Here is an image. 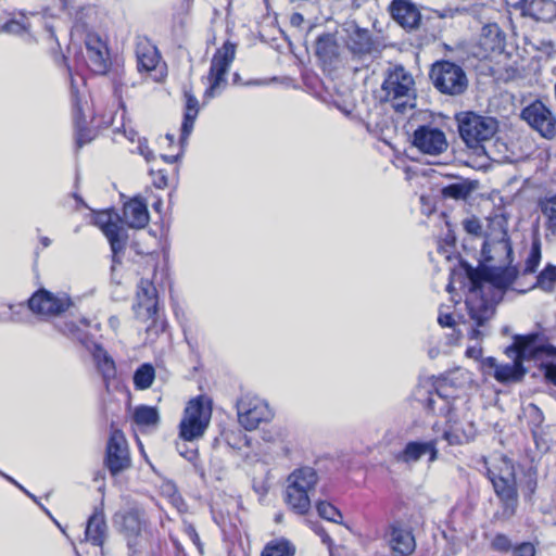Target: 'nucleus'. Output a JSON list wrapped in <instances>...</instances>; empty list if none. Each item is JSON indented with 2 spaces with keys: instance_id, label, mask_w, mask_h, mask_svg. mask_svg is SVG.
<instances>
[{
  "instance_id": "1",
  "label": "nucleus",
  "mask_w": 556,
  "mask_h": 556,
  "mask_svg": "<svg viewBox=\"0 0 556 556\" xmlns=\"http://www.w3.org/2000/svg\"><path fill=\"white\" fill-rule=\"evenodd\" d=\"M479 273H468L470 282L466 298V307L470 320L476 325L469 331V338L479 340L486 334L488 323L495 315L496 305L511 286L513 271L497 278L495 282L482 279Z\"/></svg>"
},
{
  "instance_id": "2",
  "label": "nucleus",
  "mask_w": 556,
  "mask_h": 556,
  "mask_svg": "<svg viewBox=\"0 0 556 556\" xmlns=\"http://www.w3.org/2000/svg\"><path fill=\"white\" fill-rule=\"evenodd\" d=\"M481 267L470 269L468 273H479L482 279L495 282L497 278L506 275V271H513L511 285L518 276L516 266H511L513 248L509 238L504 232L501 239H488L481 250Z\"/></svg>"
},
{
  "instance_id": "3",
  "label": "nucleus",
  "mask_w": 556,
  "mask_h": 556,
  "mask_svg": "<svg viewBox=\"0 0 556 556\" xmlns=\"http://www.w3.org/2000/svg\"><path fill=\"white\" fill-rule=\"evenodd\" d=\"M114 525L124 535L129 553L134 556L143 552L148 544V520L146 513L138 506L117 511Z\"/></svg>"
},
{
  "instance_id": "4",
  "label": "nucleus",
  "mask_w": 556,
  "mask_h": 556,
  "mask_svg": "<svg viewBox=\"0 0 556 556\" xmlns=\"http://www.w3.org/2000/svg\"><path fill=\"white\" fill-rule=\"evenodd\" d=\"M488 477L502 503V516L505 519L511 518L516 514L519 503L513 463L507 458H502L498 467L488 469Z\"/></svg>"
},
{
  "instance_id": "5",
  "label": "nucleus",
  "mask_w": 556,
  "mask_h": 556,
  "mask_svg": "<svg viewBox=\"0 0 556 556\" xmlns=\"http://www.w3.org/2000/svg\"><path fill=\"white\" fill-rule=\"evenodd\" d=\"M383 99L390 102L397 112L414 108L415 81L410 73L403 66L389 70L382 83Z\"/></svg>"
},
{
  "instance_id": "6",
  "label": "nucleus",
  "mask_w": 556,
  "mask_h": 556,
  "mask_svg": "<svg viewBox=\"0 0 556 556\" xmlns=\"http://www.w3.org/2000/svg\"><path fill=\"white\" fill-rule=\"evenodd\" d=\"M318 482L317 471L309 466L294 469L287 478L286 503L296 514L304 515L311 507L309 493Z\"/></svg>"
},
{
  "instance_id": "7",
  "label": "nucleus",
  "mask_w": 556,
  "mask_h": 556,
  "mask_svg": "<svg viewBox=\"0 0 556 556\" xmlns=\"http://www.w3.org/2000/svg\"><path fill=\"white\" fill-rule=\"evenodd\" d=\"M460 138L470 149L482 147L496 134L498 124L494 117L482 116L473 112H464L457 115Z\"/></svg>"
},
{
  "instance_id": "8",
  "label": "nucleus",
  "mask_w": 556,
  "mask_h": 556,
  "mask_svg": "<svg viewBox=\"0 0 556 556\" xmlns=\"http://www.w3.org/2000/svg\"><path fill=\"white\" fill-rule=\"evenodd\" d=\"M212 417L210 400L198 396L190 400L185 408L184 418L179 424V438L182 441H194L201 438L208 427Z\"/></svg>"
},
{
  "instance_id": "9",
  "label": "nucleus",
  "mask_w": 556,
  "mask_h": 556,
  "mask_svg": "<svg viewBox=\"0 0 556 556\" xmlns=\"http://www.w3.org/2000/svg\"><path fill=\"white\" fill-rule=\"evenodd\" d=\"M429 77L439 92L452 97L464 94L469 85L464 68L450 61L435 62Z\"/></svg>"
},
{
  "instance_id": "10",
  "label": "nucleus",
  "mask_w": 556,
  "mask_h": 556,
  "mask_svg": "<svg viewBox=\"0 0 556 556\" xmlns=\"http://www.w3.org/2000/svg\"><path fill=\"white\" fill-rule=\"evenodd\" d=\"M236 407L239 424L249 431L256 429L262 422L270 421L274 416L269 405L252 394L241 395Z\"/></svg>"
},
{
  "instance_id": "11",
  "label": "nucleus",
  "mask_w": 556,
  "mask_h": 556,
  "mask_svg": "<svg viewBox=\"0 0 556 556\" xmlns=\"http://www.w3.org/2000/svg\"><path fill=\"white\" fill-rule=\"evenodd\" d=\"M236 56V45L226 41L216 50L211 61L208 80L210 86L204 92L205 99H212L220 92V88L226 85V75Z\"/></svg>"
},
{
  "instance_id": "12",
  "label": "nucleus",
  "mask_w": 556,
  "mask_h": 556,
  "mask_svg": "<svg viewBox=\"0 0 556 556\" xmlns=\"http://www.w3.org/2000/svg\"><path fill=\"white\" fill-rule=\"evenodd\" d=\"M73 302L68 294L64 292L53 293L46 289L35 292L29 299V309L42 316L43 318H52L66 312Z\"/></svg>"
},
{
  "instance_id": "13",
  "label": "nucleus",
  "mask_w": 556,
  "mask_h": 556,
  "mask_svg": "<svg viewBox=\"0 0 556 556\" xmlns=\"http://www.w3.org/2000/svg\"><path fill=\"white\" fill-rule=\"evenodd\" d=\"M521 118L544 139L556 138V115L540 100L522 109Z\"/></svg>"
},
{
  "instance_id": "14",
  "label": "nucleus",
  "mask_w": 556,
  "mask_h": 556,
  "mask_svg": "<svg viewBox=\"0 0 556 556\" xmlns=\"http://www.w3.org/2000/svg\"><path fill=\"white\" fill-rule=\"evenodd\" d=\"M105 466L112 476H117L131 465L127 441L119 430H113L106 444Z\"/></svg>"
},
{
  "instance_id": "15",
  "label": "nucleus",
  "mask_w": 556,
  "mask_h": 556,
  "mask_svg": "<svg viewBox=\"0 0 556 556\" xmlns=\"http://www.w3.org/2000/svg\"><path fill=\"white\" fill-rule=\"evenodd\" d=\"M157 291L153 281L149 278H141L136 293L134 311L136 317L141 321H152L157 315Z\"/></svg>"
},
{
  "instance_id": "16",
  "label": "nucleus",
  "mask_w": 556,
  "mask_h": 556,
  "mask_svg": "<svg viewBox=\"0 0 556 556\" xmlns=\"http://www.w3.org/2000/svg\"><path fill=\"white\" fill-rule=\"evenodd\" d=\"M384 540L393 556H409L416 548L410 528L397 520L388 526Z\"/></svg>"
},
{
  "instance_id": "17",
  "label": "nucleus",
  "mask_w": 556,
  "mask_h": 556,
  "mask_svg": "<svg viewBox=\"0 0 556 556\" xmlns=\"http://www.w3.org/2000/svg\"><path fill=\"white\" fill-rule=\"evenodd\" d=\"M424 456H428V463H433L439 458L438 440L430 439L427 441H409L403 450L395 456L399 463L405 465H414Z\"/></svg>"
},
{
  "instance_id": "18",
  "label": "nucleus",
  "mask_w": 556,
  "mask_h": 556,
  "mask_svg": "<svg viewBox=\"0 0 556 556\" xmlns=\"http://www.w3.org/2000/svg\"><path fill=\"white\" fill-rule=\"evenodd\" d=\"M414 146L425 154L438 155L447 149L445 134L435 127L420 126L414 131Z\"/></svg>"
},
{
  "instance_id": "19",
  "label": "nucleus",
  "mask_w": 556,
  "mask_h": 556,
  "mask_svg": "<svg viewBox=\"0 0 556 556\" xmlns=\"http://www.w3.org/2000/svg\"><path fill=\"white\" fill-rule=\"evenodd\" d=\"M506 354L514 357V362L510 364L500 365V367L494 371V378L502 383L520 381L526 374L522 361L529 354L528 346H509L506 350Z\"/></svg>"
},
{
  "instance_id": "20",
  "label": "nucleus",
  "mask_w": 556,
  "mask_h": 556,
  "mask_svg": "<svg viewBox=\"0 0 556 556\" xmlns=\"http://www.w3.org/2000/svg\"><path fill=\"white\" fill-rule=\"evenodd\" d=\"M86 62L88 67L99 75H103L110 67L109 49L106 43L96 34H88L85 40Z\"/></svg>"
},
{
  "instance_id": "21",
  "label": "nucleus",
  "mask_w": 556,
  "mask_h": 556,
  "mask_svg": "<svg viewBox=\"0 0 556 556\" xmlns=\"http://www.w3.org/2000/svg\"><path fill=\"white\" fill-rule=\"evenodd\" d=\"M348 33L346 46L355 55L370 54L375 49V42L368 29L359 28L356 24H346Z\"/></svg>"
},
{
  "instance_id": "22",
  "label": "nucleus",
  "mask_w": 556,
  "mask_h": 556,
  "mask_svg": "<svg viewBox=\"0 0 556 556\" xmlns=\"http://www.w3.org/2000/svg\"><path fill=\"white\" fill-rule=\"evenodd\" d=\"M97 223L101 226V229L108 238L111 250L116 256L119 252L125 249L126 233L122 226L117 223L112 222V215L109 212H102L97 217Z\"/></svg>"
},
{
  "instance_id": "23",
  "label": "nucleus",
  "mask_w": 556,
  "mask_h": 556,
  "mask_svg": "<svg viewBox=\"0 0 556 556\" xmlns=\"http://www.w3.org/2000/svg\"><path fill=\"white\" fill-rule=\"evenodd\" d=\"M390 12L392 17L404 28L414 29L419 26L420 12L408 0H393L390 5Z\"/></svg>"
},
{
  "instance_id": "24",
  "label": "nucleus",
  "mask_w": 556,
  "mask_h": 556,
  "mask_svg": "<svg viewBox=\"0 0 556 556\" xmlns=\"http://www.w3.org/2000/svg\"><path fill=\"white\" fill-rule=\"evenodd\" d=\"M518 8L523 15L535 21L552 22L556 18V2L554 0H520Z\"/></svg>"
},
{
  "instance_id": "25",
  "label": "nucleus",
  "mask_w": 556,
  "mask_h": 556,
  "mask_svg": "<svg viewBox=\"0 0 556 556\" xmlns=\"http://www.w3.org/2000/svg\"><path fill=\"white\" fill-rule=\"evenodd\" d=\"M108 535L103 504L94 507L85 530V539L94 546H102Z\"/></svg>"
},
{
  "instance_id": "26",
  "label": "nucleus",
  "mask_w": 556,
  "mask_h": 556,
  "mask_svg": "<svg viewBox=\"0 0 556 556\" xmlns=\"http://www.w3.org/2000/svg\"><path fill=\"white\" fill-rule=\"evenodd\" d=\"M137 68L139 72L155 70L161 55L154 45L147 38H139L136 43Z\"/></svg>"
},
{
  "instance_id": "27",
  "label": "nucleus",
  "mask_w": 556,
  "mask_h": 556,
  "mask_svg": "<svg viewBox=\"0 0 556 556\" xmlns=\"http://www.w3.org/2000/svg\"><path fill=\"white\" fill-rule=\"evenodd\" d=\"M123 218L130 228H144L150 219L147 204L138 198L131 199L123 207Z\"/></svg>"
},
{
  "instance_id": "28",
  "label": "nucleus",
  "mask_w": 556,
  "mask_h": 556,
  "mask_svg": "<svg viewBox=\"0 0 556 556\" xmlns=\"http://www.w3.org/2000/svg\"><path fill=\"white\" fill-rule=\"evenodd\" d=\"M72 101H73V114L76 128V144L81 148L84 144L89 143L94 134L91 129L86 127V119L83 116V108L80 101L77 98V92L72 85Z\"/></svg>"
},
{
  "instance_id": "29",
  "label": "nucleus",
  "mask_w": 556,
  "mask_h": 556,
  "mask_svg": "<svg viewBox=\"0 0 556 556\" xmlns=\"http://www.w3.org/2000/svg\"><path fill=\"white\" fill-rule=\"evenodd\" d=\"M184 96L186 99V109L181 125V144H184L187 141L188 137L192 132L193 125L199 113V102L198 99L192 94V92L186 89L184 91Z\"/></svg>"
},
{
  "instance_id": "30",
  "label": "nucleus",
  "mask_w": 556,
  "mask_h": 556,
  "mask_svg": "<svg viewBox=\"0 0 556 556\" xmlns=\"http://www.w3.org/2000/svg\"><path fill=\"white\" fill-rule=\"evenodd\" d=\"M315 53L324 63H332L339 55V45L336 36L330 33L318 36Z\"/></svg>"
},
{
  "instance_id": "31",
  "label": "nucleus",
  "mask_w": 556,
  "mask_h": 556,
  "mask_svg": "<svg viewBox=\"0 0 556 556\" xmlns=\"http://www.w3.org/2000/svg\"><path fill=\"white\" fill-rule=\"evenodd\" d=\"M89 323L86 319H80L79 325L74 321H65L63 326H59V329L64 334L77 340L83 345L88 346L90 338L87 332Z\"/></svg>"
},
{
  "instance_id": "32",
  "label": "nucleus",
  "mask_w": 556,
  "mask_h": 556,
  "mask_svg": "<svg viewBox=\"0 0 556 556\" xmlns=\"http://www.w3.org/2000/svg\"><path fill=\"white\" fill-rule=\"evenodd\" d=\"M295 546L287 539L279 538L269 541L263 548L261 556H294Z\"/></svg>"
},
{
  "instance_id": "33",
  "label": "nucleus",
  "mask_w": 556,
  "mask_h": 556,
  "mask_svg": "<svg viewBox=\"0 0 556 556\" xmlns=\"http://www.w3.org/2000/svg\"><path fill=\"white\" fill-rule=\"evenodd\" d=\"M132 417L135 422L141 427H154L160 421L157 409L147 405L136 407Z\"/></svg>"
},
{
  "instance_id": "34",
  "label": "nucleus",
  "mask_w": 556,
  "mask_h": 556,
  "mask_svg": "<svg viewBox=\"0 0 556 556\" xmlns=\"http://www.w3.org/2000/svg\"><path fill=\"white\" fill-rule=\"evenodd\" d=\"M155 379V369L149 364L144 363L140 365L134 374V386L137 390L149 389Z\"/></svg>"
},
{
  "instance_id": "35",
  "label": "nucleus",
  "mask_w": 556,
  "mask_h": 556,
  "mask_svg": "<svg viewBox=\"0 0 556 556\" xmlns=\"http://www.w3.org/2000/svg\"><path fill=\"white\" fill-rule=\"evenodd\" d=\"M481 45L491 50L502 47L503 37L496 24H489L482 28Z\"/></svg>"
},
{
  "instance_id": "36",
  "label": "nucleus",
  "mask_w": 556,
  "mask_h": 556,
  "mask_svg": "<svg viewBox=\"0 0 556 556\" xmlns=\"http://www.w3.org/2000/svg\"><path fill=\"white\" fill-rule=\"evenodd\" d=\"M541 212L546 217V227L556 235V195L545 198L540 203Z\"/></svg>"
},
{
  "instance_id": "37",
  "label": "nucleus",
  "mask_w": 556,
  "mask_h": 556,
  "mask_svg": "<svg viewBox=\"0 0 556 556\" xmlns=\"http://www.w3.org/2000/svg\"><path fill=\"white\" fill-rule=\"evenodd\" d=\"M30 24L28 17L21 13L18 18H11L1 26V31L22 36L23 34L29 33Z\"/></svg>"
},
{
  "instance_id": "38",
  "label": "nucleus",
  "mask_w": 556,
  "mask_h": 556,
  "mask_svg": "<svg viewBox=\"0 0 556 556\" xmlns=\"http://www.w3.org/2000/svg\"><path fill=\"white\" fill-rule=\"evenodd\" d=\"M541 262V241L534 238L525 263L523 274L535 273Z\"/></svg>"
},
{
  "instance_id": "39",
  "label": "nucleus",
  "mask_w": 556,
  "mask_h": 556,
  "mask_svg": "<svg viewBox=\"0 0 556 556\" xmlns=\"http://www.w3.org/2000/svg\"><path fill=\"white\" fill-rule=\"evenodd\" d=\"M556 281V266L547 265L536 277V286L544 291H553Z\"/></svg>"
},
{
  "instance_id": "40",
  "label": "nucleus",
  "mask_w": 556,
  "mask_h": 556,
  "mask_svg": "<svg viewBox=\"0 0 556 556\" xmlns=\"http://www.w3.org/2000/svg\"><path fill=\"white\" fill-rule=\"evenodd\" d=\"M471 192V188L466 182H454L443 188L442 194L445 198L464 200Z\"/></svg>"
},
{
  "instance_id": "41",
  "label": "nucleus",
  "mask_w": 556,
  "mask_h": 556,
  "mask_svg": "<svg viewBox=\"0 0 556 556\" xmlns=\"http://www.w3.org/2000/svg\"><path fill=\"white\" fill-rule=\"evenodd\" d=\"M317 511L318 515L331 522L341 525L342 523V514L341 511L334 507L332 504L328 502H318L317 503Z\"/></svg>"
},
{
  "instance_id": "42",
  "label": "nucleus",
  "mask_w": 556,
  "mask_h": 556,
  "mask_svg": "<svg viewBox=\"0 0 556 556\" xmlns=\"http://www.w3.org/2000/svg\"><path fill=\"white\" fill-rule=\"evenodd\" d=\"M94 357L98 359V365L104 378H110L115 375V366L113 359L100 348L97 346V354Z\"/></svg>"
},
{
  "instance_id": "43",
  "label": "nucleus",
  "mask_w": 556,
  "mask_h": 556,
  "mask_svg": "<svg viewBox=\"0 0 556 556\" xmlns=\"http://www.w3.org/2000/svg\"><path fill=\"white\" fill-rule=\"evenodd\" d=\"M186 442L187 441H182L181 443L178 442L176 444L177 446V451L178 453L184 456L186 459H188L189 462H191L194 466V469L195 471L201 476V477H204L205 475V470H204V467L203 465L199 464L198 463V451L195 448H191V450H188L186 447Z\"/></svg>"
},
{
  "instance_id": "44",
  "label": "nucleus",
  "mask_w": 556,
  "mask_h": 556,
  "mask_svg": "<svg viewBox=\"0 0 556 556\" xmlns=\"http://www.w3.org/2000/svg\"><path fill=\"white\" fill-rule=\"evenodd\" d=\"M8 309L10 312V320L11 323H22L25 317L28 315L29 305L25 306L23 303L17 304H8Z\"/></svg>"
},
{
  "instance_id": "45",
  "label": "nucleus",
  "mask_w": 556,
  "mask_h": 556,
  "mask_svg": "<svg viewBox=\"0 0 556 556\" xmlns=\"http://www.w3.org/2000/svg\"><path fill=\"white\" fill-rule=\"evenodd\" d=\"M491 547L494 551L502 552V553H506L509 551L513 552V548H514L510 539L506 534H503V533H497L493 538V540L491 541Z\"/></svg>"
},
{
  "instance_id": "46",
  "label": "nucleus",
  "mask_w": 556,
  "mask_h": 556,
  "mask_svg": "<svg viewBox=\"0 0 556 556\" xmlns=\"http://www.w3.org/2000/svg\"><path fill=\"white\" fill-rule=\"evenodd\" d=\"M545 379L556 387V361H545L541 364Z\"/></svg>"
},
{
  "instance_id": "47",
  "label": "nucleus",
  "mask_w": 556,
  "mask_h": 556,
  "mask_svg": "<svg viewBox=\"0 0 556 556\" xmlns=\"http://www.w3.org/2000/svg\"><path fill=\"white\" fill-rule=\"evenodd\" d=\"M535 546L530 542H522L513 548V556H535Z\"/></svg>"
},
{
  "instance_id": "48",
  "label": "nucleus",
  "mask_w": 556,
  "mask_h": 556,
  "mask_svg": "<svg viewBox=\"0 0 556 556\" xmlns=\"http://www.w3.org/2000/svg\"><path fill=\"white\" fill-rule=\"evenodd\" d=\"M437 399L441 400L443 402V406L439 408V414H443L445 410H447L448 402L441 396L440 393L435 392V394H430L427 399V408L432 412L437 413Z\"/></svg>"
},
{
  "instance_id": "49",
  "label": "nucleus",
  "mask_w": 556,
  "mask_h": 556,
  "mask_svg": "<svg viewBox=\"0 0 556 556\" xmlns=\"http://www.w3.org/2000/svg\"><path fill=\"white\" fill-rule=\"evenodd\" d=\"M465 230L475 236H479L482 231V225L477 217H470L464 220Z\"/></svg>"
},
{
  "instance_id": "50",
  "label": "nucleus",
  "mask_w": 556,
  "mask_h": 556,
  "mask_svg": "<svg viewBox=\"0 0 556 556\" xmlns=\"http://www.w3.org/2000/svg\"><path fill=\"white\" fill-rule=\"evenodd\" d=\"M150 174L153 177V185L156 188L163 189V188H165L167 186V175L165 174L164 170H162V169H157V170L151 169Z\"/></svg>"
},
{
  "instance_id": "51",
  "label": "nucleus",
  "mask_w": 556,
  "mask_h": 556,
  "mask_svg": "<svg viewBox=\"0 0 556 556\" xmlns=\"http://www.w3.org/2000/svg\"><path fill=\"white\" fill-rule=\"evenodd\" d=\"M237 441L235 443H231L230 441V437L228 435L227 437V441L228 443L233 447V448H242L243 446H250L251 444V440L250 438H248L247 434H244L243 432L239 431L238 434H237Z\"/></svg>"
},
{
  "instance_id": "52",
  "label": "nucleus",
  "mask_w": 556,
  "mask_h": 556,
  "mask_svg": "<svg viewBox=\"0 0 556 556\" xmlns=\"http://www.w3.org/2000/svg\"><path fill=\"white\" fill-rule=\"evenodd\" d=\"M186 534L192 541V543L198 547L199 552L202 553V545L200 542L199 534L195 531V528L192 525L186 526Z\"/></svg>"
},
{
  "instance_id": "53",
  "label": "nucleus",
  "mask_w": 556,
  "mask_h": 556,
  "mask_svg": "<svg viewBox=\"0 0 556 556\" xmlns=\"http://www.w3.org/2000/svg\"><path fill=\"white\" fill-rule=\"evenodd\" d=\"M138 153L144 156V159L150 162L153 159V153L149 149L147 140L146 139H139L138 147H137Z\"/></svg>"
},
{
  "instance_id": "54",
  "label": "nucleus",
  "mask_w": 556,
  "mask_h": 556,
  "mask_svg": "<svg viewBox=\"0 0 556 556\" xmlns=\"http://www.w3.org/2000/svg\"><path fill=\"white\" fill-rule=\"evenodd\" d=\"M315 533L321 539V542L330 548L332 545V539L326 532V530L321 526H316L314 528Z\"/></svg>"
},
{
  "instance_id": "55",
  "label": "nucleus",
  "mask_w": 556,
  "mask_h": 556,
  "mask_svg": "<svg viewBox=\"0 0 556 556\" xmlns=\"http://www.w3.org/2000/svg\"><path fill=\"white\" fill-rule=\"evenodd\" d=\"M444 439L451 445H457V444H462L464 442L463 438L459 434H457L454 431H452V430H446L444 432Z\"/></svg>"
},
{
  "instance_id": "56",
  "label": "nucleus",
  "mask_w": 556,
  "mask_h": 556,
  "mask_svg": "<svg viewBox=\"0 0 556 556\" xmlns=\"http://www.w3.org/2000/svg\"><path fill=\"white\" fill-rule=\"evenodd\" d=\"M304 22H305L304 16L299 12H294L290 16V24L294 28H301L303 26Z\"/></svg>"
},
{
  "instance_id": "57",
  "label": "nucleus",
  "mask_w": 556,
  "mask_h": 556,
  "mask_svg": "<svg viewBox=\"0 0 556 556\" xmlns=\"http://www.w3.org/2000/svg\"><path fill=\"white\" fill-rule=\"evenodd\" d=\"M438 321L442 327H452L455 324L451 314H440Z\"/></svg>"
},
{
  "instance_id": "58",
  "label": "nucleus",
  "mask_w": 556,
  "mask_h": 556,
  "mask_svg": "<svg viewBox=\"0 0 556 556\" xmlns=\"http://www.w3.org/2000/svg\"><path fill=\"white\" fill-rule=\"evenodd\" d=\"M467 356L472 358H479L482 354L480 346H469L466 351Z\"/></svg>"
},
{
  "instance_id": "59",
  "label": "nucleus",
  "mask_w": 556,
  "mask_h": 556,
  "mask_svg": "<svg viewBox=\"0 0 556 556\" xmlns=\"http://www.w3.org/2000/svg\"><path fill=\"white\" fill-rule=\"evenodd\" d=\"M538 352H542L548 356H556V348L551 344L542 345L538 349Z\"/></svg>"
},
{
  "instance_id": "60",
  "label": "nucleus",
  "mask_w": 556,
  "mask_h": 556,
  "mask_svg": "<svg viewBox=\"0 0 556 556\" xmlns=\"http://www.w3.org/2000/svg\"><path fill=\"white\" fill-rule=\"evenodd\" d=\"M8 305L0 306V323H11Z\"/></svg>"
},
{
  "instance_id": "61",
  "label": "nucleus",
  "mask_w": 556,
  "mask_h": 556,
  "mask_svg": "<svg viewBox=\"0 0 556 556\" xmlns=\"http://www.w3.org/2000/svg\"><path fill=\"white\" fill-rule=\"evenodd\" d=\"M484 365L490 367V368H492V369H494V371L496 370L497 367H500V364H497V361L494 357L485 358Z\"/></svg>"
},
{
  "instance_id": "62",
  "label": "nucleus",
  "mask_w": 556,
  "mask_h": 556,
  "mask_svg": "<svg viewBox=\"0 0 556 556\" xmlns=\"http://www.w3.org/2000/svg\"><path fill=\"white\" fill-rule=\"evenodd\" d=\"M179 155H173V156H168V155H162V159L169 163V164H173L175 163L177 160H178Z\"/></svg>"
},
{
  "instance_id": "63",
  "label": "nucleus",
  "mask_w": 556,
  "mask_h": 556,
  "mask_svg": "<svg viewBox=\"0 0 556 556\" xmlns=\"http://www.w3.org/2000/svg\"><path fill=\"white\" fill-rule=\"evenodd\" d=\"M453 13H454L453 10H446V11L440 13L439 16L442 18L452 17Z\"/></svg>"
},
{
  "instance_id": "64",
  "label": "nucleus",
  "mask_w": 556,
  "mask_h": 556,
  "mask_svg": "<svg viewBox=\"0 0 556 556\" xmlns=\"http://www.w3.org/2000/svg\"><path fill=\"white\" fill-rule=\"evenodd\" d=\"M40 242L45 248H48L51 244V240L48 237L40 238Z\"/></svg>"
}]
</instances>
